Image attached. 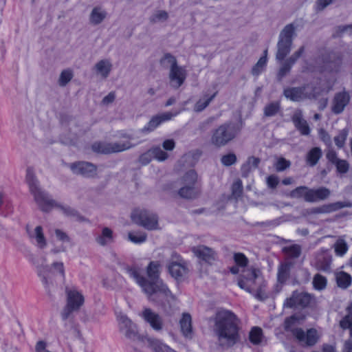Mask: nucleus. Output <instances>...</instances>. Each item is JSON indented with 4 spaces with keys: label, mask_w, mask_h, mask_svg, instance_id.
<instances>
[{
    "label": "nucleus",
    "mask_w": 352,
    "mask_h": 352,
    "mask_svg": "<svg viewBox=\"0 0 352 352\" xmlns=\"http://www.w3.org/2000/svg\"><path fill=\"white\" fill-rule=\"evenodd\" d=\"M160 267L159 261H151L146 267L147 278L141 274L137 267L126 266L125 270L146 294L149 301L160 307L166 314H171L175 296L160 278Z\"/></svg>",
    "instance_id": "f257e3e1"
},
{
    "label": "nucleus",
    "mask_w": 352,
    "mask_h": 352,
    "mask_svg": "<svg viewBox=\"0 0 352 352\" xmlns=\"http://www.w3.org/2000/svg\"><path fill=\"white\" fill-rule=\"evenodd\" d=\"M240 324V320L231 311L223 310L217 313L214 331L222 348L230 349L241 342Z\"/></svg>",
    "instance_id": "f03ea898"
},
{
    "label": "nucleus",
    "mask_w": 352,
    "mask_h": 352,
    "mask_svg": "<svg viewBox=\"0 0 352 352\" xmlns=\"http://www.w3.org/2000/svg\"><path fill=\"white\" fill-rule=\"evenodd\" d=\"M25 180L30 192L34 196V201L42 211L49 212L56 206V201L50 199L47 192L40 188L39 182L34 175L33 168L28 167L27 168Z\"/></svg>",
    "instance_id": "7ed1b4c3"
},
{
    "label": "nucleus",
    "mask_w": 352,
    "mask_h": 352,
    "mask_svg": "<svg viewBox=\"0 0 352 352\" xmlns=\"http://www.w3.org/2000/svg\"><path fill=\"white\" fill-rule=\"evenodd\" d=\"M239 131L236 124L225 122L212 131L210 143L216 148L225 146L237 136Z\"/></svg>",
    "instance_id": "20e7f679"
},
{
    "label": "nucleus",
    "mask_w": 352,
    "mask_h": 352,
    "mask_svg": "<svg viewBox=\"0 0 352 352\" xmlns=\"http://www.w3.org/2000/svg\"><path fill=\"white\" fill-rule=\"evenodd\" d=\"M182 186L178 190L180 197L186 199H195L201 193V186L198 182V175L195 170H189L181 179Z\"/></svg>",
    "instance_id": "39448f33"
},
{
    "label": "nucleus",
    "mask_w": 352,
    "mask_h": 352,
    "mask_svg": "<svg viewBox=\"0 0 352 352\" xmlns=\"http://www.w3.org/2000/svg\"><path fill=\"white\" fill-rule=\"evenodd\" d=\"M295 36L296 27L293 23L287 24L280 31L276 45V59L277 60H284L290 53Z\"/></svg>",
    "instance_id": "423d86ee"
},
{
    "label": "nucleus",
    "mask_w": 352,
    "mask_h": 352,
    "mask_svg": "<svg viewBox=\"0 0 352 352\" xmlns=\"http://www.w3.org/2000/svg\"><path fill=\"white\" fill-rule=\"evenodd\" d=\"M133 223L148 230L158 228L157 216L146 210L135 209L131 214Z\"/></svg>",
    "instance_id": "0eeeda50"
},
{
    "label": "nucleus",
    "mask_w": 352,
    "mask_h": 352,
    "mask_svg": "<svg viewBox=\"0 0 352 352\" xmlns=\"http://www.w3.org/2000/svg\"><path fill=\"white\" fill-rule=\"evenodd\" d=\"M166 267L170 275L177 282L183 281L189 272L187 262L177 254L168 261Z\"/></svg>",
    "instance_id": "6e6552de"
},
{
    "label": "nucleus",
    "mask_w": 352,
    "mask_h": 352,
    "mask_svg": "<svg viewBox=\"0 0 352 352\" xmlns=\"http://www.w3.org/2000/svg\"><path fill=\"white\" fill-rule=\"evenodd\" d=\"M67 304L61 311L63 320H67L70 315L78 311L84 303L83 296L77 290L66 289Z\"/></svg>",
    "instance_id": "1a4fd4ad"
},
{
    "label": "nucleus",
    "mask_w": 352,
    "mask_h": 352,
    "mask_svg": "<svg viewBox=\"0 0 352 352\" xmlns=\"http://www.w3.org/2000/svg\"><path fill=\"white\" fill-rule=\"evenodd\" d=\"M133 146L134 144L129 141L122 142H96L91 145V149L95 153L107 155L122 152L133 148Z\"/></svg>",
    "instance_id": "9d476101"
},
{
    "label": "nucleus",
    "mask_w": 352,
    "mask_h": 352,
    "mask_svg": "<svg viewBox=\"0 0 352 352\" xmlns=\"http://www.w3.org/2000/svg\"><path fill=\"white\" fill-rule=\"evenodd\" d=\"M314 302L315 297L314 295L307 292L294 291L292 296L285 300L284 307L288 308H307L312 306Z\"/></svg>",
    "instance_id": "9b49d317"
},
{
    "label": "nucleus",
    "mask_w": 352,
    "mask_h": 352,
    "mask_svg": "<svg viewBox=\"0 0 352 352\" xmlns=\"http://www.w3.org/2000/svg\"><path fill=\"white\" fill-rule=\"evenodd\" d=\"M260 280L255 269H248L243 271V274L238 278L237 284L240 288L253 294Z\"/></svg>",
    "instance_id": "f8f14e48"
},
{
    "label": "nucleus",
    "mask_w": 352,
    "mask_h": 352,
    "mask_svg": "<svg viewBox=\"0 0 352 352\" xmlns=\"http://www.w3.org/2000/svg\"><path fill=\"white\" fill-rule=\"evenodd\" d=\"M118 324L120 331L127 339L132 341L142 340V338L138 334L137 325L126 315H121L118 317Z\"/></svg>",
    "instance_id": "ddd939ff"
},
{
    "label": "nucleus",
    "mask_w": 352,
    "mask_h": 352,
    "mask_svg": "<svg viewBox=\"0 0 352 352\" xmlns=\"http://www.w3.org/2000/svg\"><path fill=\"white\" fill-rule=\"evenodd\" d=\"M30 261L35 265L38 276L40 277L43 285L49 296H52V292L50 289V285L52 281L49 279V276L51 272V268L50 265L44 264L45 259L43 258V263H39L38 258L32 255L30 257Z\"/></svg>",
    "instance_id": "4468645a"
},
{
    "label": "nucleus",
    "mask_w": 352,
    "mask_h": 352,
    "mask_svg": "<svg viewBox=\"0 0 352 352\" xmlns=\"http://www.w3.org/2000/svg\"><path fill=\"white\" fill-rule=\"evenodd\" d=\"M69 168L74 174L86 178H93L97 175V166L88 162L79 161L72 163Z\"/></svg>",
    "instance_id": "2eb2a0df"
},
{
    "label": "nucleus",
    "mask_w": 352,
    "mask_h": 352,
    "mask_svg": "<svg viewBox=\"0 0 352 352\" xmlns=\"http://www.w3.org/2000/svg\"><path fill=\"white\" fill-rule=\"evenodd\" d=\"M304 316L301 315L294 314L285 320V329L290 331L294 336L300 342L305 340V333L301 328H294V326L303 320Z\"/></svg>",
    "instance_id": "dca6fc26"
},
{
    "label": "nucleus",
    "mask_w": 352,
    "mask_h": 352,
    "mask_svg": "<svg viewBox=\"0 0 352 352\" xmlns=\"http://www.w3.org/2000/svg\"><path fill=\"white\" fill-rule=\"evenodd\" d=\"M140 316L155 331H160L162 330L164 327L162 318L151 309L147 307L144 308Z\"/></svg>",
    "instance_id": "f3484780"
},
{
    "label": "nucleus",
    "mask_w": 352,
    "mask_h": 352,
    "mask_svg": "<svg viewBox=\"0 0 352 352\" xmlns=\"http://www.w3.org/2000/svg\"><path fill=\"white\" fill-rule=\"evenodd\" d=\"M187 77V71L184 67L177 65L170 68L168 72L170 86L175 89H179L185 82Z\"/></svg>",
    "instance_id": "a211bd4d"
},
{
    "label": "nucleus",
    "mask_w": 352,
    "mask_h": 352,
    "mask_svg": "<svg viewBox=\"0 0 352 352\" xmlns=\"http://www.w3.org/2000/svg\"><path fill=\"white\" fill-rule=\"evenodd\" d=\"M191 251L200 260L210 265H212L217 259L216 252L213 249L204 245L194 246L192 248Z\"/></svg>",
    "instance_id": "6ab92c4d"
},
{
    "label": "nucleus",
    "mask_w": 352,
    "mask_h": 352,
    "mask_svg": "<svg viewBox=\"0 0 352 352\" xmlns=\"http://www.w3.org/2000/svg\"><path fill=\"white\" fill-rule=\"evenodd\" d=\"M179 112L172 113L166 112L160 115H156L150 120V121L142 129L143 133H150L154 131L162 122L170 120L173 117L176 116Z\"/></svg>",
    "instance_id": "aec40b11"
},
{
    "label": "nucleus",
    "mask_w": 352,
    "mask_h": 352,
    "mask_svg": "<svg viewBox=\"0 0 352 352\" xmlns=\"http://www.w3.org/2000/svg\"><path fill=\"white\" fill-rule=\"evenodd\" d=\"M326 157L329 162L336 166L338 173L344 175L349 171L350 168L349 163L345 160L338 158L337 153L335 151H329L326 154Z\"/></svg>",
    "instance_id": "412c9836"
},
{
    "label": "nucleus",
    "mask_w": 352,
    "mask_h": 352,
    "mask_svg": "<svg viewBox=\"0 0 352 352\" xmlns=\"http://www.w3.org/2000/svg\"><path fill=\"white\" fill-rule=\"evenodd\" d=\"M331 261V256L326 251H321L316 255L314 267L319 271L329 272Z\"/></svg>",
    "instance_id": "4be33fe9"
},
{
    "label": "nucleus",
    "mask_w": 352,
    "mask_h": 352,
    "mask_svg": "<svg viewBox=\"0 0 352 352\" xmlns=\"http://www.w3.org/2000/svg\"><path fill=\"white\" fill-rule=\"evenodd\" d=\"M350 101V96L346 91L337 93L333 99L331 111L335 114L341 113Z\"/></svg>",
    "instance_id": "5701e85b"
},
{
    "label": "nucleus",
    "mask_w": 352,
    "mask_h": 352,
    "mask_svg": "<svg viewBox=\"0 0 352 352\" xmlns=\"http://www.w3.org/2000/svg\"><path fill=\"white\" fill-rule=\"evenodd\" d=\"M331 195V191L326 187L318 188H309L308 190V202L314 203L327 199Z\"/></svg>",
    "instance_id": "b1692460"
},
{
    "label": "nucleus",
    "mask_w": 352,
    "mask_h": 352,
    "mask_svg": "<svg viewBox=\"0 0 352 352\" xmlns=\"http://www.w3.org/2000/svg\"><path fill=\"white\" fill-rule=\"evenodd\" d=\"M26 230L30 239H35L36 245L40 249H44L47 246V239L43 233L42 226H36L34 231H30L29 226H26Z\"/></svg>",
    "instance_id": "393cba45"
},
{
    "label": "nucleus",
    "mask_w": 352,
    "mask_h": 352,
    "mask_svg": "<svg viewBox=\"0 0 352 352\" xmlns=\"http://www.w3.org/2000/svg\"><path fill=\"white\" fill-rule=\"evenodd\" d=\"M292 120L301 135H308L310 133V128L307 124V122L302 118V113L301 111H297L294 113L292 118Z\"/></svg>",
    "instance_id": "a878e982"
},
{
    "label": "nucleus",
    "mask_w": 352,
    "mask_h": 352,
    "mask_svg": "<svg viewBox=\"0 0 352 352\" xmlns=\"http://www.w3.org/2000/svg\"><path fill=\"white\" fill-rule=\"evenodd\" d=\"M305 87H287L283 91L285 97L292 101L298 102L306 98Z\"/></svg>",
    "instance_id": "bb28decb"
},
{
    "label": "nucleus",
    "mask_w": 352,
    "mask_h": 352,
    "mask_svg": "<svg viewBox=\"0 0 352 352\" xmlns=\"http://www.w3.org/2000/svg\"><path fill=\"white\" fill-rule=\"evenodd\" d=\"M322 60L324 66L330 70L337 69L342 63L341 56L334 52L326 53L322 55Z\"/></svg>",
    "instance_id": "cd10ccee"
},
{
    "label": "nucleus",
    "mask_w": 352,
    "mask_h": 352,
    "mask_svg": "<svg viewBox=\"0 0 352 352\" xmlns=\"http://www.w3.org/2000/svg\"><path fill=\"white\" fill-rule=\"evenodd\" d=\"M322 156V151L320 147L311 148L306 154L305 162L306 164L311 166H315Z\"/></svg>",
    "instance_id": "c85d7f7f"
},
{
    "label": "nucleus",
    "mask_w": 352,
    "mask_h": 352,
    "mask_svg": "<svg viewBox=\"0 0 352 352\" xmlns=\"http://www.w3.org/2000/svg\"><path fill=\"white\" fill-rule=\"evenodd\" d=\"M94 69L98 74L103 78H107L112 69V64L109 60L102 59L95 65Z\"/></svg>",
    "instance_id": "c756f323"
},
{
    "label": "nucleus",
    "mask_w": 352,
    "mask_h": 352,
    "mask_svg": "<svg viewBox=\"0 0 352 352\" xmlns=\"http://www.w3.org/2000/svg\"><path fill=\"white\" fill-rule=\"evenodd\" d=\"M107 14V12L100 6L94 7L89 15V22L94 25H99L106 18Z\"/></svg>",
    "instance_id": "7c9ffc66"
},
{
    "label": "nucleus",
    "mask_w": 352,
    "mask_h": 352,
    "mask_svg": "<svg viewBox=\"0 0 352 352\" xmlns=\"http://www.w3.org/2000/svg\"><path fill=\"white\" fill-rule=\"evenodd\" d=\"M292 264L289 263H282L278 267L277 281L278 283L284 284L290 276Z\"/></svg>",
    "instance_id": "2f4dec72"
},
{
    "label": "nucleus",
    "mask_w": 352,
    "mask_h": 352,
    "mask_svg": "<svg viewBox=\"0 0 352 352\" xmlns=\"http://www.w3.org/2000/svg\"><path fill=\"white\" fill-rule=\"evenodd\" d=\"M181 331L185 337H188L192 333V318L189 314L184 313L179 320Z\"/></svg>",
    "instance_id": "473e14b6"
},
{
    "label": "nucleus",
    "mask_w": 352,
    "mask_h": 352,
    "mask_svg": "<svg viewBox=\"0 0 352 352\" xmlns=\"http://www.w3.org/2000/svg\"><path fill=\"white\" fill-rule=\"evenodd\" d=\"M336 280L338 287L345 289L351 285L352 278L348 273L341 271L336 274Z\"/></svg>",
    "instance_id": "72a5a7b5"
},
{
    "label": "nucleus",
    "mask_w": 352,
    "mask_h": 352,
    "mask_svg": "<svg viewBox=\"0 0 352 352\" xmlns=\"http://www.w3.org/2000/svg\"><path fill=\"white\" fill-rule=\"evenodd\" d=\"M113 241V231L105 227L102 229V233L96 238V241L100 245H106Z\"/></svg>",
    "instance_id": "f704fd0d"
},
{
    "label": "nucleus",
    "mask_w": 352,
    "mask_h": 352,
    "mask_svg": "<svg viewBox=\"0 0 352 352\" xmlns=\"http://www.w3.org/2000/svg\"><path fill=\"white\" fill-rule=\"evenodd\" d=\"M160 63L163 68L169 69L173 68L178 65L177 60L173 55L170 53H166L160 60Z\"/></svg>",
    "instance_id": "c9c22d12"
},
{
    "label": "nucleus",
    "mask_w": 352,
    "mask_h": 352,
    "mask_svg": "<svg viewBox=\"0 0 352 352\" xmlns=\"http://www.w3.org/2000/svg\"><path fill=\"white\" fill-rule=\"evenodd\" d=\"M308 190L309 188L306 186H300L292 190L289 193L291 198L301 199L308 202Z\"/></svg>",
    "instance_id": "e433bc0d"
},
{
    "label": "nucleus",
    "mask_w": 352,
    "mask_h": 352,
    "mask_svg": "<svg viewBox=\"0 0 352 352\" xmlns=\"http://www.w3.org/2000/svg\"><path fill=\"white\" fill-rule=\"evenodd\" d=\"M263 331L260 327H254L249 333V340L254 345L261 344L263 339Z\"/></svg>",
    "instance_id": "4c0bfd02"
},
{
    "label": "nucleus",
    "mask_w": 352,
    "mask_h": 352,
    "mask_svg": "<svg viewBox=\"0 0 352 352\" xmlns=\"http://www.w3.org/2000/svg\"><path fill=\"white\" fill-rule=\"evenodd\" d=\"M280 110L279 102H272L267 104L263 109L264 116L266 117H272L276 116Z\"/></svg>",
    "instance_id": "58836bf2"
},
{
    "label": "nucleus",
    "mask_w": 352,
    "mask_h": 352,
    "mask_svg": "<svg viewBox=\"0 0 352 352\" xmlns=\"http://www.w3.org/2000/svg\"><path fill=\"white\" fill-rule=\"evenodd\" d=\"M283 252L290 258H297L301 254V248L299 245L294 244L285 247Z\"/></svg>",
    "instance_id": "ea45409f"
},
{
    "label": "nucleus",
    "mask_w": 352,
    "mask_h": 352,
    "mask_svg": "<svg viewBox=\"0 0 352 352\" xmlns=\"http://www.w3.org/2000/svg\"><path fill=\"white\" fill-rule=\"evenodd\" d=\"M266 283L263 280L261 279L255 287L254 293L252 294L256 298L260 300H264L267 298V295L265 292Z\"/></svg>",
    "instance_id": "a19ab883"
},
{
    "label": "nucleus",
    "mask_w": 352,
    "mask_h": 352,
    "mask_svg": "<svg viewBox=\"0 0 352 352\" xmlns=\"http://www.w3.org/2000/svg\"><path fill=\"white\" fill-rule=\"evenodd\" d=\"M169 17L168 13L162 10H156L150 17L149 21L152 24L158 22H164L168 20Z\"/></svg>",
    "instance_id": "79ce46f5"
},
{
    "label": "nucleus",
    "mask_w": 352,
    "mask_h": 352,
    "mask_svg": "<svg viewBox=\"0 0 352 352\" xmlns=\"http://www.w3.org/2000/svg\"><path fill=\"white\" fill-rule=\"evenodd\" d=\"M261 162V160L258 157H250L248 158L247 164H243L241 166L242 175L243 177H247L249 172L250 171V164L256 168L258 166V164Z\"/></svg>",
    "instance_id": "37998d69"
},
{
    "label": "nucleus",
    "mask_w": 352,
    "mask_h": 352,
    "mask_svg": "<svg viewBox=\"0 0 352 352\" xmlns=\"http://www.w3.org/2000/svg\"><path fill=\"white\" fill-rule=\"evenodd\" d=\"M51 268V272L49 276V279L52 281V284L50 285V287L53 285V281L52 279V276L56 272L58 273L61 277L64 279L65 277V267L63 263L62 262H54L52 264V266H50Z\"/></svg>",
    "instance_id": "c03bdc74"
},
{
    "label": "nucleus",
    "mask_w": 352,
    "mask_h": 352,
    "mask_svg": "<svg viewBox=\"0 0 352 352\" xmlns=\"http://www.w3.org/2000/svg\"><path fill=\"white\" fill-rule=\"evenodd\" d=\"M313 286L315 289L321 291L326 288L327 284V279L325 276L316 274L313 278Z\"/></svg>",
    "instance_id": "a18cd8bd"
},
{
    "label": "nucleus",
    "mask_w": 352,
    "mask_h": 352,
    "mask_svg": "<svg viewBox=\"0 0 352 352\" xmlns=\"http://www.w3.org/2000/svg\"><path fill=\"white\" fill-rule=\"evenodd\" d=\"M349 246L347 243L343 239H338L334 244L335 253L337 256H344Z\"/></svg>",
    "instance_id": "49530a36"
},
{
    "label": "nucleus",
    "mask_w": 352,
    "mask_h": 352,
    "mask_svg": "<svg viewBox=\"0 0 352 352\" xmlns=\"http://www.w3.org/2000/svg\"><path fill=\"white\" fill-rule=\"evenodd\" d=\"M318 332L316 329L311 328L307 330L305 333V338L303 342H305L307 346H314L318 342Z\"/></svg>",
    "instance_id": "de8ad7c7"
},
{
    "label": "nucleus",
    "mask_w": 352,
    "mask_h": 352,
    "mask_svg": "<svg viewBox=\"0 0 352 352\" xmlns=\"http://www.w3.org/2000/svg\"><path fill=\"white\" fill-rule=\"evenodd\" d=\"M349 130L343 129L340 130L336 137H334V142L338 148H342L348 136Z\"/></svg>",
    "instance_id": "09e8293b"
},
{
    "label": "nucleus",
    "mask_w": 352,
    "mask_h": 352,
    "mask_svg": "<svg viewBox=\"0 0 352 352\" xmlns=\"http://www.w3.org/2000/svg\"><path fill=\"white\" fill-rule=\"evenodd\" d=\"M147 235L144 232H129L128 239L135 244H141L146 241Z\"/></svg>",
    "instance_id": "8fccbe9b"
},
{
    "label": "nucleus",
    "mask_w": 352,
    "mask_h": 352,
    "mask_svg": "<svg viewBox=\"0 0 352 352\" xmlns=\"http://www.w3.org/2000/svg\"><path fill=\"white\" fill-rule=\"evenodd\" d=\"M267 58L265 56H261L258 62L254 65L252 69V74L253 76H258L264 69L267 64Z\"/></svg>",
    "instance_id": "3c124183"
},
{
    "label": "nucleus",
    "mask_w": 352,
    "mask_h": 352,
    "mask_svg": "<svg viewBox=\"0 0 352 352\" xmlns=\"http://www.w3.org/2000/svg\"><path fill=\"white\" fill-rule=\"evenodd\" d=\"M55 207L59 208L63 212V213L68 217H76V219L79 221L83 220V218L81 216H80L78 212L69 206H60L56 204V206H55Z\"/></svg>",
    "instance_id": "603ef678"
},
{
    "label": "nucleus",
    "mask_w": 352,
    "mask_h": 352,
    "mask_svg": "<svg viewBox=\"0 0 352 352\" xmlns=\"http://www.w3.org/2000/svg\"><path fill=\"white\" fill-rule=\"evenodd\" d=\"M216 94H217V93H214L213 95H212L211 96H210L209 98H208L206 100H202V99L199 100L195 105V107H194L195 111L197 112H201L204 109H205L209 105L210 102L214 98V97L216 96Z\"/></svg>",
    "instance_id": "864d4df0"
},
{
    "label": "nucleus",
    "mask_w": 352,
    "mask_h": 352,
    "mask_svg": "<svg viewBox=\"0 0 352 352\" xmlns=\"http://www.w3.org/2000/svg\"><path fill=\"white\" fill-rule=\"evenodd\" d=\"M327 205L330 213L344 208H351L352 206V203L350 201H337L335 203L328 204Z\"/></svg>",
    "instance_id": "5fc2aeb1"
},
{
    "label": "nucleus",
    "mask_w": 352,
    "mask_h": 352,
    "mask_svg": "<svg viewBox=\"0 0 352 352\" xmlns=\"http://www.w3.org/2000/svg\"><path fill=\"white\" fill-rule=\"evenodd\" d=\"M151 152L153 154V158H155L158 161L162 162L166 160L168 155L166 152L164 151L160 147L156 146L151 148Z\"/></svg>",
    "instance_id": "6e6d98bb"
},
{
    "label": "nucleus",
    "mask_w": 352,
    "mask_h": 352,
    "mask_svg": "<svg viewBox=\"0 0 352 352\" xmlns=\"http://www.w3.org/2000/svg\"><path fill=\"white\" fill-rule=\"evenodd\" d=\"M233 258L236 265L240 266L241 267H245L248 265L249 260L243 253H234Z\"/></svg>",
    "instance_id": "4d7b16f0"
},
{
    "label": "nucleus",
    "mask_w": 352,
    "mask_h": 352,
    "mask_svg": "<svg viewBox=\"0 0 352 352\" xmlns=\"http://www.w3.org/2000/svg\"><path fill=\"white\" fill-rule=\"evenodd\" d=\"M73 74L69 69L63 70L60 75L58 83L60 86H65L72 78Z\"/></svg>",
    "instance_id": "13d9d810"
},
{
    "label": "nucleus",
    "mask_w": 352,
    "mask_h": 352,
    "mask_svg": "<svg viewBox=\"0 0 352 352\" xmlns=\"http://www.w3.org/2000/svg\"><path fill=\"white\" fill-rule=\"evenodd\" d=\"M236 156L234 153H229L227 155H224L221 158V162L222 164L226 166H230L236 162Z\"/></svg>",
    "instance_id": "bf43d9fd"
},
{
    "label": "nucleus",
    "mask_w": 352,
    "mask_h": 352,
    "mask_svg": "<svg viewBox=\"0 0 352 352\" xmlns=\"http://www.w3.org/2000/svg\"><path fill=\"white\" fill-rule=\"evenodd\" d=\"M290 162L283 157L279 158L275 164L276 170L278 172L283 171L290 166Z\"/></svg>",
    "instance_id": "052dcab7"
},
{
    "label": "nucleus",
    "mask_w": 352,
    "mask_h": 352,
    "mask_svg": "<svg viewBox=\"0 0 352 352\" xmlns=\"http://www.w3.org/2000/svg\"><path fill=\"white\" fill-rule=\"evenodd\" d=\"M292 67H289L285 62L282 64V66L280 67L278 74H277V79L280 81L282 79L289 73Z\"/></svg>",
    "instance_id": "680f3d73"
},
{
    "label": "nucleus",
    "mask_w": 352,
    "mask_h": 352,
    "mask_svg": "<svg viewBox=\"0 0 352 352\" xmlns=\"http://www.w3.org/2000/svg\"><path fill=\"white\" fill-rule=\"evenodd\" d=\"M279 223L280 221L278 219H273L267 221L257 222L256 225L261 228H273L278 226Z\"/></svg>",
    "instance_id": "e2e57ef3"
},
{
    "label": "nucleus",
    "mask_w": 352,
    "mask_h": 352,
    "mask_svg": "<svg viewBox=\"0 0 352 352\" xmlns=\"http://www.w3.org/2000/svg\"><path fill=\"white\" fill-rule=\"evenodd\" d=\"M242 183L240 180L235 182L232 186V195L237 198L241 196L242 193Z\"/></svg>",
    "instance_id": "0e129e2a"
},
{
    "label": "nucleus",
    "mask_w": 352,
    "mask_h": 352,
    "mask_svg": "<svg viewBox=\"0 0 352 352\" xmlns=\"http://www.w3.org/2000/svg\"><path fill=\"white\" fill-rule=\"evenodd\" d=\"M153 158L151 149L140 156L139 161L142 165L148 164Z\"/></svg>",
    "instance_id": "69168bd1"
},
{
    "label": "nucleus",
    "mask_w": 352,
    "mask_h": 352,
    "mask_svg": "<svg viewBox=\"0 0 352 352\" xmlns=\"http://www.w3.org/2000/svg\"><path fill=\"white\" fill-rule=\"evenodd\" d=\"M267 185L270 188H275L279 183L278 176L275 175H271L267 177Z\"/></svg>",
    "instance_id": "338daca9"
},
{
    "label": "nucleus",
    "mask_w": 352,
    "mask_h": 352,
    "mask_svg": "<svg viewBox=\"0 0 352 352\" xmlns=\"http://www.w3.org/2000/svg\"><path fill=\"white\" fill-rule=\"evenodd\" d=\"M56 237L62 242H70L71 239L67 234L60 229H56L54 231Z\"/></svg>",
    "instance_id": "774afa93"
}]
</instances>
